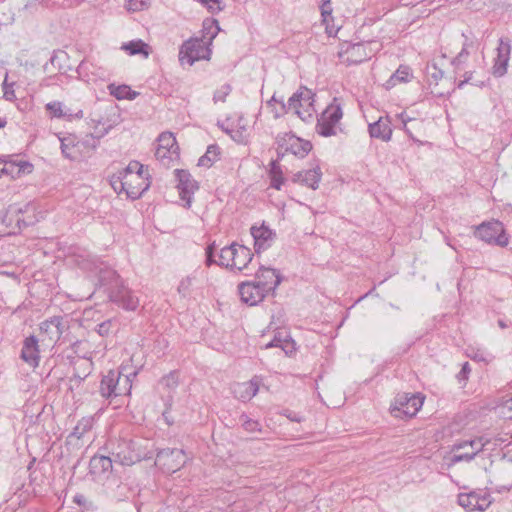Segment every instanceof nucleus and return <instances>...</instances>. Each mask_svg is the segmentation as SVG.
Masks as SVG:
<instances>
[{
	"mask_svg": "<svg viewBox=\"0 0 512 512\" xmlns=\"http://www.w3.org/2000/svg\"><path fill=\"white\" fill-rule=\"evenodd\" d=\"M99 280L102 285L107 286L108 296L111 302L126 311H135L138 308V296L134 291L124 285L116 271H102Z\"/></svg>",
	"mask_w": 512,
	"mask_h": 512,
	"instance_id": "nucleus-1",
	"label": "nucleus"
},
{
	"mask_svg": "<svg viewBox=\"0 0 512 512\" xmlns=\"http://www.w3.org/2000/svg\"><path fill=\"white\" fill-rule=\"evenodd\" d=\"M131 387L130 376H122L119 371L110 370L106 375H103L99 392L103 398L110 399L129 394Z\"/></svg>",
	"mask_w": 512,
	"mask_h": 512,
	"instance_id": "nucleus-2",
	"label": "nucleus"
},
{
	"mask_svg": "<svg viewBox=\"0 0 512 512\" xmlns=\"http://www.w3.org/2000/svg\"><path fill=\"white\" fill-rule=\"evenodd\" d=\"M343 117L341 103L338 98L326 107L317 119L316 131L324 137H331L337 134V125Z\"/></svg>",
	"mask_w": 512,
	"mask_h": 512,
	"instance_id": "nucleus-3",
	"label": "nucleus"
},
{
	"mask_svg": "<svg viewBox=\"0 0 512 512\" xmlns=\"http://www.w3.org/2000/svg\"><path fill=\"white\" fill-rule=\"evenodd\" d=\"M111 456L114 462L123 466H131L143 458V452L135 440L120 439L111 444Z\"/></svg>",
	"mask_w": 512,
	"mask_h": 512,
	"instance_id": "nucleus-4",
	"label": "nucleus"
},
{
	"mask_svg": "<svg viewBox=\"0 0 512 512\" xmlns=\"http://www.w3.org/2000/svg\"><path fill=\"white\" fill-rule=\"evenodd\" d=\"M69 320L63 316H54L46 319L40 324L41 341H48V345L57 343L60 340L71 341L68 339Z\"/></svg>",
	"mask_w": 512,
	"mask_h": 512,
	"instance_id": "nucleus-5",
	"label": "nucleus"
},
{
	"mask_svg": "<svg viewBox=\"0 0 512 512\" xmlns=\"http://www.w3.org/2000/svg\"><path fill=\"white\" fill-rule=\"evenodd\" d=\"M315 94L308 88H300L288 100V111L293 110L303 121L308 122L316 112L314 108Z\"/></svg>",
	"mask_w": 512,
	"mask_h": 512,
	"instance_id": "nucleus-6",
	"label": "nucleus"
},
{
	"mask_svg": "<svg viewBox=\"0 0 512 512\" xmlns=\"http://www.w3.org/2000/svg\"><path fill=\"white\" fill-rule=\"evenodd\" d=\"M35 209L32 203L25 204L23 208L11 205L3 216L2 222L13 229L30 226L38 221L34 215Z\"/></svg>",
	"mask_w": 512,
	"mask_h": 512,
	"instance_id": "nucleus-7",
	"label": "nucleus"
},
{
	"mask_svg": "<svg viewBox=\"0 0 512 512\" xmlns=\"http://www.w3.org/2000/svg\"><path fill=\"white\" fill-rule=\"evenodd\" d=\"M424 397L420 394H398L391 408V413L396 418H412L420 410Z\"/></svg>",
	"mask_w": 512,
	"mask_h": 512,
	"instance_id": "nucleus-8",
	"label": "nucleus"
},
{
	"mask_svg": "<svg viewBox=\"0 0 512 512\" xmlns=\"http://www.w3.org/2000/svg\"><path fill=\"white\" fill-rule=\"evenodd\" d=\"M211 50L203 40L190 38L185 41L179 50V61L181 64L193 65L198 60H208Z\"/></svg>",
	"mask_w": 512,
	"mask_h": 512,
	"instance_id": "nucleus-9",
	"label": "nucleus"
},
{
	"mask_svg": "<svg viewBox=\"0 0 512 512\" xmlns=\"http://www.w3.org/2000/svg\"><path fill=\"white\" fill-rule=\"evenodd\" d=\"M187 456L183 449L164 448L158 451L155 463L166 473H175L186 463Z\"/></svg>",
	"mask_w": 512,
	"mask_h": 512,
	"instance_id": "nucleus-10",
	"label": "nucleus"
},
{
	"mask_svg": "<svg viewBox=\"0 0 512 512\" xmlns=\"http://www.w3.org/2000/svg\"><path fill=\"white\" fill-rule=\"evenodd\" d=\"M157 142L155 157L161 164L169 166L173 160L178 159L179 147L172 133L164 132L160 134Z\"/></svg>",
	"mask_w": 512,
	"mask_h": 512,
	"instance_id": "nucleus-11",
	"label": "nucleus"
},
{
	"mask_svg": "<svg viewBox=\"0 0 512 512\" xmlns=\"http://www.w3.org/2000/svg\"><path fill=\"white\" fill-rule=\"evenodd\" d=\"M475 235L487 243H496L500 246L508 244V237L500 221L483 222L477 226Z\"/></svg>",
	"mask_w": 512,
	"mask_h": 512,
	"instance_id": "nucleus-12",
	"label": "nucleus"
},
{
	"mask_svg": "<svg viewBox=\"0 0 512 512\" xmlns=\"http://www.w3.org/2000/svg\"><path fill=\"white\" fill-rule=\"evenodd\" d=\"M484 446L485 443L482 441V438L456 442L452 446L453 455L451 457V462H469L483 450Z\"/></svg>",
	"mask_w": 512,
	"mask_h": 512,
	"instance_id": "nucleus-13",
	"label": "nucleus"
},
{
	"mask_svg": "<svg viewBox=\"0 0 512 512\" xmlns=\"http://www.w3.org/2000/svg\"><path fill=\"white\" fill-rule=\"evenodd\" d=\"M278 149L303 158L310 152L312 145L309 141H304L293 134H285L278 138Z\"/></svg>",
	"mask_w": 512,
	"mask_h": 512,
	"instance_id": "nucleus-14",
	"label": "nucleus"
},
{
	"mask_svg": "<svg viewBox=\"0 0 512 512\" xmlns=\"http://www.w3.org/2000/svg\"><path fill=\"white\" fill-rule=\"evenodd\" d=\"M175 175L180 198L186 202L185 207L189 208L192 203V195L198 189V184L187 170L176 169Z\"/></svg>",
	"mask_w": 512,
	"mask_h": 512,
	"instance_id": "nucleus-15",
	"label": "nucleus"
},
{
	"mask_svg": "<svg viewBox=\"0 0 512 512\" xmlns=\"http://www.w3.org/2000/svg\"><path fill=\"white\" fill-rule=\"evenodd\" d=\"M254 281L266 294L275 291L282 281L279 271L273 268L261 266L256 273Z\"/></svg>",
	"mask_w": 512,
	"mask_h": 512,
	"instance_id": "nucleus-16",
	"label": "nucleus"
},
{
	"mask_svg": "<svg viewBox=\"0 0 512 512\" xmlns=\"http://www.w3.org/2000/svg\"><path fill=\"white\" fill-rule=\"evenodd\" d=\"M126 184V194L129 198L135 200L150 187L149 174L132 173L124 181Z\"/></svg>",
	"mask_w": 512,
	"mask_h": 512,
	"instance_id": "nucleus-17",
	"label": "nucleus"
},
{
	"mask_svg": "<svg viewBox=\"0 0 512 512\" xmlns=\"http://www.w3.org/2000/svg\"><path fill=\"white\" fill-rule=\"evenodd\" d=\"M511 44L508 38H500L497 47V57L492 67V73L495 77H502L507 72L510 58Z\"/></svg>",
	"mask_w": 512,
	"mask_h": 512,
	"instance_id": "nucleus-18",
	"label": "nucleus"
},
{
	"mask_svg": "<svg viewBox=\"0 0 512 512\" xmlns=\"http://www.w3.org/2000/svg\"><path fill=\"white\" fill-rule=\"evenodd\" d=\"M238 291L241 300L250 306L257 305L267 295L255 282L252 281L240 283Z\"/></svg>",
	"mask_w": 512,
	"mask_h": 512,
	"instance_id": "nucleus-19",
	"label": "nucleus"
},
{
	"mask_svg": "<svg viewBox=\"0 0 512 512\" xmlns=\"http://www.w3.org/2000/svg\"><path fill=\"white\" fill-rule=\"evenodd\" d=\"M251 235L254 239V248L256 253H260L261 251L268 249L275 238V233L264 224L259 227L252 226Z\"/></svg>",
	"mask_w": 512,
	"mask_h": 512,
	"instance_id": "nucleus-20",
	"label": "nucleus"
},
{
	"mask_svg": "<svg viewBox=\"0 0 512 512\" xmlns=\"http://www.w3.org/2000/svg\"><path fill=\"white\" fill-rule=\"evenodd\" d=\"M458 504L467 511H485L490 502L485 495L481 496L476 492H469L458 495Z\"/></svg>",
	"mask_w": 512,
	"mask_h": 512,
	"instance_id": "nucleus-21",
	"label": "nucleus"
},
{
	"mask_svg": "<svg viewBox=\"0 0 512 512\" xmlns=\"http://www.w3.org/2000/svg\"><path fill=\"white\" fill-rule=\"evenodd\" d=\"M369 134L372 138L380 139L384 142H388L392 137V121L389 116L380 117L374 123L368 126Z\"/></svg>",
	"mask_w": 512,
	"mask_h": 512,
	"instance_id": "nucleus-22",
	"label": "nucleus"
},
{
	"mask_svg": "<svg viewBox=\"0 0 512 512\" xmlns=\"http://www.w3.org/2000/svg\"><path fill=\"white\" fill-rule=\"evenodd\" d=\"M39 344L35 336H29L24 340L21 350V358L24 362L35 368L39 365Z\"/></svg>",
	"mask_w": 512,
	"mask_h": 512,
	"instance_id": "nucleus-23",
	"label": "nucleus"
},
{
	"mask_svg": "<svg viewBox=\"0 0 512 512\" xmlns=\"http://www.w3.org/2000/svg\"><path fill=\"white\" fill-rule=\"evenodd\" d=\"M373 43L374 42H358L351 45L346 51L348 55L347 61L358 64L369 59L373 53L371 48Z\"/></svg>",
	"mask_w": 512,
	"mask_h": 512,
	"instance_id": "nucleus-24",
	"label": "nucleus"
},
{
	"mask_svg": "<svg viewBox=\"0 0 512 512\" xmlns=\"http://www.w3.org/2000/svg\"><path fill=\"white\" fill-rule=\"evenodd\" d=\"M322 177V172L319 167L313 169L303 170L295 173L292 176V181L304 186H307L313 190L317 189L319 182Z\"/></svg>",
	"mask_w": 512,
	"mask_h": 512,
	"instance_id": "nucleus-25",
	"label": "nucleus"
},
{
	"mask_svg": "<svg viewBox=\"0 0 512 512\" xmlns=\"http://www.w3.org/2000/svg\"><path fill=\"white\" fill-rule=\"evenodd\" d=\"M279 348L286 356H291L295 350L294 340L286 332L275 333L273 339L264 345V349Z\"/></svg>",
	"mask_w": 512,
	"mask_h": 512,
	"instance_id": "nucleus-26",
	"label": "nucleus"
},
{
	"mask_svg": "<svg viewBox=\"0 0 512 512\" xmlns=\"http://www.w3.org/2000/svg\"><path fill=\"white\" fill-rule=\"evenodd\" d=\"M259 390V381L253 378L250 381L237 383L233 387L234 396L242 402L251 400Z\"/></svg>",
	"mask_w": 512,
	"mask_h": 512,
	"instance_id": "nucleus-27",
	"label": "nucleus"
},
{
	"mask_svg": "<svg viewBox=\"0 0 512 512\" xmlns=\"http://www.w3.org/2000/svg\"><path fill=\"white\" fill-rule=\"evenodd\" d=\"M234 252L232 268L241 271L252 261L253 253L246 246L237 243H235Z\"/></svg>",
	"mask_w": 512,
	"mask_h": 512,
	"instance_id": "nucleus-28",
	"label": "nucleus"
},
{
	"mask_svg": "<svg viewBox=\"0 0 512 512\" xmlns=\"http://www.w3.org/2000/svg\"><path fill=\"white\" fill-rule=\"evenodd\" d=\"M74 367V377L78 379V381L84 380L92 371L93 362L83 356H78L77 359L73 362Z\"/></svg>",
	"mask_w": 512,
	"mask_h": 512,
	"instance_id": "nucleus-29",
	"label": "nucleus"
},
{
	"mask_svg": "<svg viewBox=\"0 0 512 512\" xmlns=\"http://www.w3.org/2000/svg\"><path fill=\"white\" fill-rule=\"evenodd\" d=\"M113 457L94 456L90 460V472L94 474L104 473L112 468Z\"/></svg>",
	"mask_w": 512,
	"mask_h": 512,
	"instance_id": "nucleus-30",
	"label": "nucleus"
},
{
	"mask_svg": "<svg viewBox=\"0 0 512 512\" xmlns=\"http://www.w3.org/2000/svg\"><path fill=\"white\" fill-rule=\"evenodd\" d=\"M108 90L112 96H114L118 100H134L139 93L136 91L131 90V88L128 85H116V84H110L108 86Z\"/></svg>",
	"mask_w": 512,
	"mask_h": 512,
	"instance_id": "nucleus-31",
	"label": "nucleus"
},
{
	"mask_svg": "<svg viewBox=\"0 0 512 512\" xmlns=\"http://www.w3.org/2000/svg\"><path fill=\"white\" fill-rule=\"evenodd\" d=\"M270 187L280 190L284 183L283 172L281 166L277 160L270 162L269 168Z\"/></svg>",
	"mask_w": 512,
	"mask_h": 512,
	"instance_id": "nucleus-32",
	"label": "nucleus"
},
{
	"mask_svg": "<svg viewBox=\"0 0 512 512\" xmlns=\"http://www.w3.org/2000/svg\"><path fill=\"white\" fill-rule=\"evenodd\" d=\"M122 49L127 51L130 55H137L141 54L145 58L149 56V46L144 41L138 39V40H132L128 43H124L122 45Z\"/></svg>",
	"mask_w": 512,
	"mask_h": 512,
	"instance_id": "nucleus-33",
	"label": "nucleus"
},
{
	"mask_svg": "<svg viewBox=\"0 0 512 512\" xmlns=\"http://www.w3.org/2000/svg\"><path fill=\"white\" fill-rule=\"evenodd\" d=\"M411 69L406 65H400L399 68L391 75L386 85L387 88L395 86L397 83H405L410 80Z\"/></svg>",
	"mask_w": 512,
	"mask_h": 512,
	"instance_id": "nucleus-34",
	"label": "nucleus"
},
{
	"mask_svg": "<svg viewBox=\"0 0 512 512\" xmlns=\"http://www.w3.org/2000/svg\"><path fill=\"white\" fill-rule=\"evenodd\" d=\"M219 154L220 148L217 145L208 146L206 153L199 158L198 166L210 167L217 160Z\"/></svg>",
	"mask_w": 512,
	"mask_h": 512,
	"instance_id": "nucleus-35",
	"label": "nucleus"
},
{
	"mask_svg": "<svg viewBox=\"0 0 512 512\" xmlns=\"http://www.w3.org/2000/svg\"><path fill=\"white\" fill-rule=\"evenodd\" d=\"M93 425V419L91 417H83L77 425L74 427L73 431L70 433L69 438L80 439L82 436L90 431Z\"/></svg>",
	"mask_w": 512,
	"mask_h": 512,
	"instance_id": "nucleus-36",
	"label": "nucleus"
},
{
	"mask_svg": "<svg viewBox=\"0 0 512 512\" xmlns=\"http://www.w3.org/2000/svg\"><path fill=\"white\" fill-rule=\"evenodd\" d=\"M235 243L221 249L217 265L232 269Z\"/></svg>",
	"mask_w": 512,
	"mask_h": 512,
	"instance_id": "nucleus-37",
	"label": "nucleus"
},
{
	"mask_svg": "<svg viewBox=\"0 0 512 512\" xmlns=\"http://www.w3.org/2000/svg\"><path fill=\"white\" fill-rule=\"evenodd\" d=\"M73 502L81 508L82 512H96L98 510V507L94 501L88 499L83 494L78 493L74 495Z\"/></svg>",
	"mask_w": 512,
	"mask_h": 512,
	"instance_id": "nucleus-38",
	"label": "nucleus"
},
{
	"mask_svg": "<svg viewBox=\"0 0 512 512\" xmlns=\"http://www.w3.org/2000/svg\"><path fill=\"white\" fill-rule=\"evenodd\" d=\"M75 147L76 145L72 137H65L61 139V152L65 158L70 160L76 159V155L74 153Z\"/></svg>",
	"mask_w": 512,
	"mask_h": 512,
	"instance_id": "nucleus-39",
	"label": "nucleus"
},
{
	"mask_svg": "<svg viewBox=\"0 0 512 512\" xmlns=\"http://www.w3.org/2000/svg\"><path fill=\"white\" fill-rule=\"evenodd\" d=\"M240 422L242 424L243 429L248 433H256L261 432L262 427L261 424L253 419H250L247 414H242L240 416Z\"/></svg>",
	"mask_w": 512,
	"mask_h": 512,
	"instance_id": "nucleus-40",
	"label": "nucleus"
},
{
	"mask_svg": "<svg viewBox=\"0 0 512 512\" xmlns=\"http://www.w3.org/2000/svg\"><path fill=\"white\" fill-rule=\"evenodd\" d=\"M195 279V276L192 275L187 276L180 281L177 291L183 298L189 297L191 295Z\"/></svg>",
	"mask_w": 512,
	"mask_h": 512,
	"instance_id": "nucleus-41",
	"label": "nucleus"
},
{
	"mask_svg": "<svg viewBox=\"0 0 512 512\" xmlns=\"http://www.w3.org/2000/svg\"><path fill=\"white\" fill-rule=\"evenodd\" d=\"M472 46V43H468L467 40L463 43V47L458 55L452 59L451 64L454 66L455 70L461 69V65L465 63L467 57L469 56V47Z\"/></svg>",
	"mask_w": 512,
	"mask_h": 512,
	"instance_id": "nucleus-42",
	"label": "nucleus"
},
{
	"mask_svg": "<svg viewBox=\"0 0 512 512\" xmlns=\"http://www.w3.org/2000/svg\"><path fill=\"white\" fill-rule=\"evenodd\" d=\"M160 383L168 390V392L174 391L179 384L178 373L176 371L170 372L161 379Z\"/></svg>",
	"mask_w": 512,
	"mask_h": 512,
	"instance_id": "nucleus-43",
	"label": "nucleus"
},
{
	"mask_svg": "<svg viewBox=\"0 0 512 512\" xmlns=\"http://www.w3.org/2000/svg\"><path fill=\"white\" fill-rule=\"evenodd\" d=\"M426 73L429 80L438 83L444 76V71L440 69L436 62H431L426 66Z\"/></svg>",
	"mask_w": 512,
	"mask_h": 512,
	"instance_id": "nucleus-44",
	"label": "nucleus"
},
{
	"mask_svg": "<svg viewBox=\"0 0 512 512\" xmlns=\"http://www.w3.org/2000/svg\"><path fill=\"white\" fill-rule=\"evenodd\" d=\"M126 178L127 177H123V174L121 173L120 170L110 177V184L115 192H117V193L125 192L126 193V184H124V181L126 180Z\"/></svg>",
	"mask_w": 512,
	"mask_h": 512,
	"instance_id": "nucleus-45",
	"label": "nucleus"
},
{
	"mask_svg": "<svg viewBox=\"0 0 512 512\" xmlns=\"http://www.w3.org/2000/svg\"><path fill=\"white\" fill-rule=\"evenodd\" d=\"M150 5V0H126V8L128 11L139 12L147 9Z\"/></svg>",
	"mask_w": 512,
	"mask_h": 512,
	"instance_id": "nucleus-46",
	"label": "nucleus"
},
{
	"mask_svg": "<svg viewBox=\"0 0 512 512\" xmlns=\"http://www.w3.org/2000/svg\"><path fill=\"white\" fill-rule=\"evenodd\" d=\"M46 109L51 113L53 117L62 118L67 116V112H64L62 103L59 101H53L46 104Z\"/></svg>",
	"mask_w": 512,
	"mask_h": 512,
	"instance_id": "nucleus-47",
	"label": "nucleus"
},
{
	"mask_svg": "<svg viewBox=\"0 0 512 512\" xmlns=\"http://www.w3.org/2000/svg\"><path fill=\"white\" fill-rule=\"evenodd\" d=\"M120 171L123 174V177H128L130 174L138 172L141 174L148 173L144 170V166L138 161H131L126 168L121 169Z\"/></svg>",
	"mask_w": 512,
	"mask_h": 512,
	"instance_id": "nucleus-48",
	"label": "nucleus"
},
{
	"mask_svg": "<svg viewBox=\"0 0 512 512\" xmlns=\"http://www.w3.org/2000/svg\"><path fill=\"white\" fill-rule=\"evenodd\" d=\"M231 92V86L229 84H224L219 89H217L213 95V101L214 103L217 102H225L226 97Z\"/></svg>",
	"mask_w": 512,
	"mask_h": 512,
	"instance_id": "nucleus-49",
	"label": "nucleus"
},
{
	"mask_svg": "<svg viewBox=\"0 0 512 512\" xmlns=\"http://www.w3.org/2000/svg\"><path fill=\"white\" fill-rule=\"evenodd\" d=\"M13 85H14L13 83L12 84L7 83V77H6L2 86H3V96L8 101H13L16 99Z\"/></svg>",
	"mask_w": 512,
	"mask_h": 512,
	"instance_id": "nucleus-50",
	"label": "nucleus"
},
{
	"mask_svg": "<svg viewBox=\"0 0 512 512\" xmlns=\"http://www.w3.org/2000/svg\"><path fill=\"white\" fill-rule=\"evenodd\" d=\"M14 167V177L20 176L21 173H31L33 168L29 162H21L17 165L14 163Z\"/></svg>",
	"mask_w": 512,
	"mask_h": 512,
	"instance_id": "nucleus-51",
	"label": "nucleus"
},
{
	"mask_svg": "<svg viewBox=\"0 0 512 512\" xmlns=\"http://www.w3.org/2000/svg\"><path fill=\"white\" fill-rule=\"evenodd\" d=\"M113 326L112 320H106L97 325L96 331L101 336H108L111 333V328Z\"/></svg>",
	"mask_w": 512,
	"mask_h": 512,
	"instance_id": "nucleus-52",
	"label": "nucleus"
},
{
	"mask_svg": "<svg viewBox=\"0 0 512 512\" xmlns=\"http://www.w3.org/2000/svg\"><path fill=\"white\" fill-rule=\"evenodd\" d=\"M321 15L323 17V20L326 21L329 16L332 14V7H331V1L330 0H322L321 6Z\"/></svg>",
	"mask_w": 512,
	"mask_h": 512,
	"instance_id": "nucleus-53",
	"label": "nucleus"
},
{
	"mask_svg": "<svg viewBox=\"0 0 512 512\" xmlns=\"http://www.w3.org/2000/svg\"><path fill=\"white\" fill-rule=\"evenodd\" d=\"M275 102H277V103H279V104L281 105V110H280V112H276V113H275V117H279L280 115H283V114H285V113H287V112H288V103H287V104H286V103H284V101H283L282 99H281V100H278V99L276 98V95H275V94H274V95L272 96V98L267 102V105H271L272 103H275Z\"/></svg>",
	"mask_w": 512,
	"mask_h": 512,
	"instance_id": "nucleus-54",
	"label": "nucleus"
},
{
	"mask_svg": "<svg viewBox=\"0 0 512 512\" xmlns=\"http://www.w3.org/2000/svg\"><path fill=\"white\" fill-rule=\"evenodd\" d=\"M275 102H277V103H279V104L281 105V110H280V112H276V113H275V117H279L280 115H283V114H285V113H287V112H288V103H287V104H286V103H284V101H283L282 99H281V100H278V99L276 98V95H275V94H274V95L272 96V98L267 102V105H271L272 103H275Z\"/></svg>",
	"mask_w": 512,
	"mask_h": 512,
	"instance_id": "nucleus-55",
	"label": "nucleus"
},
{
	"mask_svg": "<svg viewBox=\"0 0 512 512\" xmlns=\"http://www.w3.org/2000/svg\"><path fill=\"white\" fill-rule=\"evenodd\" d=\"M14 163L4 162L0 159V173L14 177Z\"/></svg>",
	"mask_w": 512,
	"mask_h": 512,
	"instance_id": "nucleus-56",
	"label": "nucleus"
},
{
	"mask_svg": "<svg viewBox=\"0 0 512 512\" xmlns=\"http://www.w3.org/2000/svg\"><path fill=\"white\" fill-rule=\"evenodd\" d=\"M215 244L212 243L206 248V265L211 266L212 264H217L218 261L214 260V252H215Z\"/></svg>",
	"mask_w": 512,
	"mask_h": 512,
	"instance_id": "nucleus-57",
	"label": "nucleus"
},
{
	"mask_svg": "<svg viewBox=\"0 0 512 512\" xmlns=\"http://www.w3.org/2000/svg\"><path fill=\"white\" fill-rule=\"evenodd\" d=\"M470 372H471L470 365H469L468 362H465L462 365V368L459 371V373L456 375L458 381L459 382L466 381L468 379V376H469Z\"/></svg>",
	"mask_w": 512,
	"mask_h": 512,
	"instance_id": "nucleus-58",
	"label": "nucleus"
},
{
	"mask_svg": "<svg viewBox=\"0 0 512 512\" xmlns=\"http://www.w3.org/2000/svg\"><path fill=\"white\" fill-rule=\"evenodd\" d=\"M45 5L71 6L79 0H41Z\"/></svg>",
	"mask_w": 512,
	"mask_h": 512,
	"instance_id": "nucleus-59",
	"label": "nucleus"
},
{
	"mask_svg": "<svg viewBox=\"0 0 512 512\" xmlns=\"http://www.w3.org/2000/svg\"><path fill=\"white\" fill-rule=\"evenodd\" d=\"M284 415L290 419L291 421H294V422H300L301 421V416H299V414L293 412V411H290V410H285V413Z\"/></svg>",
	"mask_w": 512,
	"mask_h": 512,
	"instance_id": "nucleus-60",
	"label": "nucleus"
},
{
	"mask_svg": "<svg viewBox=\"0 0 512 512\" xmlns=\"http://www.w3.org/2000/svg\"><path fill=\"white\" fill-rule=\"evenodd\" d=\"M67 116L64 117L65 119L67 120H72V119H81L83 117V111L82 110H78L77 112L73 113L71 112L70 110H67Z\"/></svg>",
	"mask_w": 512,
	"mask_h": 512,
	"instance_id": "nucleus-61",
	"label": "nucleus"
},
{
	"mask_svg": "<svg viewBox=\"0 0 512 512\" xmlns=\"http://www.w3.org/2000/svg\"><path fill=\"white\" fill-rule=\"evenodd\" d=\"M397 117H398V118H401L404 131L409 135V137H410L411 139H414V137H413V135H412V133H411L410 129H409V128H408V126H407V122H408V121L404 118V114H403V113L398 114V115H397Z\"/></svg>",
	"mask_w": 512,
	"mask_h": 512,
	"instance_id": "nucleus-62",
	"label": "nucleus"
},
{
	"mask_svg": "<svg viewBox=\"0 0 512 512\" xmlns=\"http://www.w3.org/2000/svg\"><path fill=\"white\" fill-rule=\"evenodd\" d=\"M472 75H473V72H471V71L470 72H466L464 74V80H461L458 83L457 87L461 89L464 86V84L468 83L472 79Z\"/></svg>",
	"mask_w": 512,
	"mask_h": 512,
	"instance_id": "nucleus-63",
	"label": "nucleus"
},
{
	"mask_svg": "<svg viewBox=\"0 0 512 512\" xmlns=\"http://www.w3.org/2000/svg\"><path fill=\"white\" fill-rule=\"evenodd\" d=\"M60 55H65V53L63 51H59V52H54L53 55L51 56L50 58V63L51 65L55 66L56 63H57V60L59 59Z\"/></svg>",
	"mask_w": 512,
	"mask_h": 512,
	"instance_id": "nucleus-64",
	"label": "nucleus"
}]
</instances>
